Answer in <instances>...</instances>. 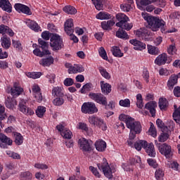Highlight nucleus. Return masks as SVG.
<instances>
[{
	"label": "nucleus",
	"instance_id": "f257e3e1",
	"mask_svg": "<svg viewBox=\"0 0 180 180\" xmlns=\"http://www.w3.org/2000/svg\"><path fill=\"white\" fill-rule=\"evenodd\" d=\"M144 19L153 32H158L160 29L162 32H165V21L164 20L153 16H146L144 17Z\"/></svg>",
	"mask_w": 180,
	"mask_h": 180
},
{
	"label": "nucleus",
	"instance_id": "f03ea898",
	"mask_svg": "<svg viewBox=\"0 0 180 180\" xmlns=\"http://www.w3.org/2000/svg\"><path fill=\"white\" fill-rule=\"evenodd\" d=\"M116 19L118 20V22L116 23L117 27H121V29H124V30H130L133 27V24L128 23L129 18L126 14L122 13H118L116 15Z\"/></svg>",
	"mask_w": 180,
	"mask_h": 180
},
{
	"label": "nucleus",
	"instance_id": "7ed1b4c3",
	"mask_svg": "<svg viewBox=\"0 0 180 180\" xmlns=\"http://www.w3.org/2000/svg\"><path fill=\"white\" fill-rule=\"evenodd\" d=\"M50 41V46L53 51H58L64 47L63 39L58 34H52Z\"/></svg>",
	"mask_w": 180,
	"mask_h": 180
},
{
	"label": "nucleus",
	"instance_id": "20e7f679",
	"mask_svg": "<svg viewBox=\"0 0 180 180\" xmlns=\"http://www.w3.org/2000/svg\"><path fill=\"white\" fill-rule=\"evenodd\" d=\"M155 144L158 147L160 154L165 155L167 158H171L173 155L172 148L167 143H160L158 141H155Z\"/></svg>",
	"mask_w": 180,
	"mask_h": 180
},
{
	"label": "nucleus",
	"instance_id": "39448f33",
	"mask_svg": "<svg viewBox=\"0 0 180 180\" xmlns=\"http://www.w3.org/2000/svg\"><path fill=\"white\" fill-rule=\"evenodd\" d=\"M97 167L100 171H103L106 178H108V179H112V178H113L112 169H110V166H109V163L108 162L106 158L103 159L102 163L97 164Z\"/></svg>",
	"mask_w": 180,
	"mask_h": 180
},
{
	"label": "nucleus",
	"instance_id": "423d86ee",
	"mask_svg": "<svg viewBox=\"0 0 180 180\" xmlns=\"http://www.w3.org/2000/svg\"><path fill=\"white\" fill-rule=\"evenodd\" d=\"M81 111L85 115H94V113H98V108L94 103L86 102L82 104Z\"/></svg>",
	"mask_w": 180,
	"mask_h": 180
},
{
	"label": "nucleus",
	"instance_id": "0eeeda50",
	"mask_svg": "<svg viewBox=\"0 0 180 180\" xmlns=\"http://www.w3.org/2000/svg\"><path fill=\"white\" fill-rule=\"evenodd\" d=\"M89 98L99 103V105H103V106H108V98L103 94L101 93H93L90 92L89 94Z\"/></svg>",
	"mask_w": 180,
	"mask_h": 180
},
{
	"label": "nucleus",
	"instance_id": "6e6552de",
	"mask_svg": "<svg viewBox=\"0 0 180 180\" xmlns=\"http://www.w3.org/2000/svg\"><path fill=\"white\" fill-rule=\"evenodd\" d=\"M78 143L80 150H82L84 154H85V153H91V151H92V146H94V142L91 140L82 138L79 139Z\"/></svg>",
	"mask_w": 180,
	"mask_h": 180
},
{
	"label": "nucleus",
	"instance_id": "1a4fd4ad",
	"mask_svg": "<svg viewBox=\"0 0 180 180\" xmlns=\"http://www.w3.org/2000/svg\"><path fill=\"white\" fill-rule=\"evenodd\" d=\"M27 100L23 98L21 99L18 104V110L27 116H32V115H34V111L32 108L27 107Z\"/></svg>",
	"mask_w": 180,
	"mask_h": 180
},
{
	"label": "nucleus",
	"instance_id": "9d476101",
	"mask_svg": "<svg viewBox=\"0 0 180 180\" xmlns=\"http://www.w3.org/2000/svg\"><path fill=\"white\" fill-rule=\"evenodd\" d=\"M172 62V57H168V56L165 53L159 55L155 60V64L159 66L165 65V64H171Z\"/></svg>",
	"mask_w": 180,
	"mask_h": 180
},
{
	"label": "nucleus",
	"instance_id": "9b49d317",
	"mask_svg": "<svg viewBox=\"0 0 180 180\" xmlns=\"http://www.w3.org/2000/svg\"><path fill=\"white\" fill-rule=\"evenodd\" d=\"M136 36L145 41L151 40V32L146 28H141L135 32Z\"/></svg>",
	"mask_w": 180,
	"mask_h": 180
},
{
	"label": "nucleus",
	"instance_id": "f8f14e48",
	"mask_svg": "<svg viewBox=\"0 0 180 180\" xmlns=\"http://www.w3.org/2000/svg\"><path fill=\"white\" fill-rule=\"evenodd\" d=\"M127 129H129L130 131L134 133H141V123L139 121H136L134 118H132V120L129 121L127 123Z\"/></svg>",
	"mask_w": 180,
	"mask_h": 180
},
{
	"label": "nucleus",
	"instance_id": "ddd939ff",
	"mask_svg": "<svg viewBox=\"0 0 180 180\" xmlns=\"http://www.w3.org/2000/svg\"><path fill=\"white\" fill-rule=\"evenodd\" d=\"M32 96H34L35 101L39 103H41L43 101V94L41 93V89L37 84H34L32 86Z\"/></svg>",
	"mask_w": 180,
	"mask_h": 180
},
{
	"label": "nucleus",
	"instance_id": "4468645a",
	"mask_svg": "<svg viewBox=\"0 0 180 180\" xmlns=\"http://www.w3.org/2000/svg\"><path fill=\"white\" fill-rule=\"evenodd\" d=\"M14 8L18 13H24V15H32V11L29 6L22 4L20 3H17L15 4Z\"/></svg>",
	"mask_w": 180,
	"mask_h": 180
},
{
	"label": "nucleus",
	"instance_id": "2eb2a0df",
	"mask_svg": "<svg viewBox=\"0 0 180 180\" xmlns=\"http://www.w3.org/2000/svg\"><path fill=\"white\" fill-rule=\"evenodd\" d=\"M23 93V88L20 86L19 82H14L13 86L11 89V95L13 96V98H17L19 95H22Z\"/></svg>",
	"mask_w": 180,
	"mask_h": 180
},
{
	"label": "nucleus",
	"instance_id": "dca6fc26",
	"mask_svg": "<svg viewBox=\"0 0 180 180\" xmlns=\"http://www.w3.org/2000/svg\"><path fill=\"white\" fill-rule=\"evenodd\" d=\"M65 32L68 35L72 34L74 33V21L72 19H68L65 22L64 24Z\"/></svg>",
	"mask_w": 180,
	"mask_h": 180
},
{
	"label": "nucleus",
	"instance_id": "f3484780",
	"mask_svg": "<svg viewBox=\"0 0 180 180\" xmlns=\"http://www.w3.org/2000/svg\"><path fill=\"white\" fill-rule=\"evenodd\" d=\"M155 108H157V102L155 101H149L145 105V109L149 110L152 117H155Z\"/></svg>",
	"mask_w": 180,
	"mask_h": 180
},
{
	"label": "nucleus",
	"instance_id": "a211bd4d",
	"mask_svg": "<svg viewBox=\"0 0 180 180\" xmlns=\"http://www.w3.org/2000/svg\"><path fill=\"white\" fill-rule=\"evenodd\" d=\"M178 84V75H172L168 81H167V88L170 91H172L174 89V87L175 85Z\"/></svg>",
	"mask_w": 180,
	"mask_h": 180
},
{
	"label": "nucleus",
	"instance_id": "6ab92c4d",
	"mask_svg": "<svg viewBox=\"0 0 180 180\" xmlns=\"http://www.w3.org/2000/svg\"><path fill=\"white\" fill-rule=\"evenodd\" d=\"M0 8L8 13L12 12V4L9 2V0H0Z\"/></svg>",
	"mask_w": 180,
	"mask_h": 180
},
{
	"label": "nucleus",
	"instance_id": "aec40b11",
	"mask_svg": "<svg viewBox=\"0 0 180 180\" xmlns=\"http://www.w3.org/2000/svg\"><path fill=\"white\" fill-rule=\"evenodd\" d=\"M100 85L101 88V92L104 95H109L112 92V85L108 83H105L104 81L100 82Z\"/></svg>",
	"mask_w": 180,
	"mask_h": 180
},
{
	"label": "nucleus",
	"instance_id": "412c9836",
	"mask_svg": "<svg viewBox=\"0 0 180 180\" xmlns=\"http://www.w3.org/2000/svg\"><path fill=\"white\" fill-rule=\"evenodd\" d=\"M84 71L85 68L80 64H75L72 68L68 70V74H78Z\"/></svg>",
	"mask_w": 180,
	"mask_h": 180
},
{
	"label": "nucleus",
	"instance_id": "4be33fe9",
	"mask_svg": "<svg viewBox=\"0 0 180 180\" xmlns=\"http://www.w3.org/2000/svg\"><path fill=\"white\" fill-rule=\"evenodd\" d=\"M0 34H8V36H10V37H13V36H15V32L13 30L5 25H0Z\"/></svg>",
	"mask_w": 180,
	"mask_h": 180
},
{
	"label": "nucleus",
	"instance_id": "5701e85b",
	"mask_svg": "<svg viewBox=\"0 0 180 180\" xmlns=\"http://www.w3.org/2000/svg\"><path fill=\"white\" fill-rule=\"evenodd\" d=\"M129 43L134 46V50H146V44L137 40V39H131Z\"/></svg>",
	"mask_w": 180,
	"mask_h": 180
},
{
	"label": "nucleus",
	"instance_id": "b1692460",
	"mask_svg": "<svg viewBox=\"0 0 180 180\" xmlns=\"http://www.w3.org/2000/svg\"><path fill=\"white\" fill-rule=\"evenodd\" d=\"M143 148L149 157H155V148L153 143L148 144V143L146 142V146Z\"/></svg>",
	"mask_w": 180,
	"mask_h": 180
},
{
	"label": "nucleus",
	"instance_id": "393cba45",
	"mask_svg": "<svg viewBox=\"0 0 180 180\" xmlns=\"http://www.w3.org/2000/svg\"><path fill=\"white\" fill-rule=\"evenodd\" d=\"M5 105L8 109H15L18 105V101H16V98L15 97H7L5 101Z\"/></svg>",
	"mask_w": 180,
	"mask_h": 180
},
{
	"label": "nucleus",
	"instance_id": "a878e982",
	"mask_svg": "<svg viewBox=\"0 0 180 180\" xmlns=\"http://www.w3.org/2000/svg\"><path fill=\"white\" fill-rule=\"evenodd\" d=\"M39 64L42 67H50L51 64H54V58H53V56L43 58L41 59V61H39Z\"/></svg>",
	"mask_w": 180,
	"mask_h": 180
},
{
	"label": "nucleus",
	"instance_id": "bb28decb",
	"mask_svg": "<svg viewBox=\"0 0 180 180\" xmlns=\"http://www.w3.org/2000/svg\"><path fill=\"white\" fill-rule=\"evenodd\" d=\"M27 26L33 30L34 32H41V27L39 26V24L34 20H28L27 22Z\"/></svg>",
	"mask_w": 180,
	"mask_h": 180
},
{
	"label": "nucleus",
	"instance_id": "cd10ccee",
	"mask_svg": "<svg viewBox=\"0 0 180 180\" xmlns=\"http://www.w3.org/2000/svg\"><path fill=\"white\" fill-rule=\"evenodd\" d=\"M38 43H39V49H41V50H43V51L45 52V54H46V55L51 54L50 51H49V43L48 42H46V41L39 38L38 39Z\"/></svg>",
	"mask_w": 180,
	"mask_h": 180
},
{
	"label": "nucleus",
	"instance_id": "c85d7f7f",
	"mask_svg": "<svg viewBox=\"0 0 180 180\" xmlns=\"http://www.w3.org/2000/svg\"><path fill=\"white\" fill-rule=\"evenodd\" d=\"M52 96H54V98H56V97L64 98V91L63 87L61 86L53 87L52 89Z\"/></svg>",
	"mask_w": 180,
	"mask_h": 180
},
{
	"label": "nucleus",
	"instance_id": "c756f323",
	"mask_svg": "<svg viewBox=\"0 0 180 180\" xmlns=\"http://www.w3.org/2000/svg\"><path fill=\"white\" fill-rule=\"evenodd\" d=\"M102 118L96 115H91L88 118L89 123L92 124V126H96L97 127L100 123H102Z\"/></svg>",
	"mask_w": 180,
	"mask_h": 180
},
{
	"label": "nucleus",
	"instance_id": "7c9ffc66",
	"mask_svg": "<svg viewBox=\"0 0 180 180\" xmlns=\"http://www.w3.org/2000/svg\"><path fill=\"white\" fill-rule=\"evenodd\" d=\"M96 18L100 20H108L112 19V15L105 11H101L96 15Z\"/></svg>",
	"mask_w": 180,
	"mask_h": 180
},
{
	"label": "nucleus",
	"instance_id": "2f4dec72",
	"mask_svg": "<svg viewBox=\"0 0 180 180\" xmlns=\"http://www.w3.org/2000/svg\"><path fill=\"white\" fill-rule=\"evenodd\" d=\"M95 147L97 151L103 152L106 150V142L103 140H98L95 143Z\"/></svg>",
	"mask_w": 180,
	"mask_h": 180
},
{
	"label": "nucleus",
	"instance_id": "473e14b6",
	"mask_svg": "<svg viewBox=\"0 0 180 180\" xmlns=\"http://www.w3.org/2000/svg\"><path fill=\"white\" fill-rule=\"evenodd\" d=\"M114 25L115 21H113V20L103 21L101 23V26L103 30H110V29H112V27Z\"/></svg>",
	"mask_w": 180,
	"mask_h": 180
},
{
	"label": "nucleus",
	"instance_id": "72a5a7b5",
	"mask_svg": "<svg viewBox=\"0 0 180 180\" xmlns=\"http://www.w3.org/2000/svg\"><path fill=\"white\" fill-rule=\"evenodd\" d=\"M146 146H147V141L140 140V141H136L134 143L133 148L136 149L137 151H141V148H144Z\"/></svg>",
	"mask_w": 180,
	"mask_h": 180
},
{
	"label": "nucleus",
	"instance_id": "f704fd0d",
	"mask_svg": "<svg viewBox=\"0 0 180 180\" xmlns=\"http://www.w3.org/2000/svg\"><path fill=\"white\" fill-rule=\"evenodd\" d=\"M111 52L114 57H117L118 58H122L123 57L124 53H122V50L119 46H112L111 49Z\"/></svg>",
	"mask_w": 180,
	"mask_h": 180
},
{
	"label": "nucleus",
	"instance_id": "c9c22d12",
	"mask_svg": "<svg viewBox=\"0 0 180 180\" xmlns=\"http://www.w3.org/2000/svg\"><path fill=\"white\" fill-rule=\"evenodd\" d=\"M159 108L160 110H167L168 109V100L165 98H160L159 99Z\"/></svg>",
	"mask_w": 180,
	"mask_h": 180
},
{
	"label": "nucleus",
	"instance_id": "e433bc0d",
	"mask_svg": "<svg viewBox=\"0 0 180 180\" xmlns=\"http://www.w3.org/2000/svg\"><path fill=\"white\" fill-rule=\"evenodd\" d=\"M116 37L119 39H124L125 40H127V39H129V35L127 34V32H126V31H124L122 27H120L116 32Z\"/></svg>",
	"mask_w": 180,
	"mask_h": 180
},
{
	"label": "nucleus",
	"instance_id": "4c0bfd02",
	"mask_svg": "<svg viewBox=\"0 0 180 180\" xmlns=\"http://www.w3.org/2000/svg\"><path fill=\"white\" fill-rule=\"evenodd\" d=\"M162 133L158 137V141L160 143H165L168 139H169V129L167 131H162Z\"/></svg>",
	"mask_w": 180,
	"mask_h": 180
},
{
	"label": "nucleus",
	"instance_id": "58836bf2",
	"mask_svg": "<svg viewBox=\"0 0 180 180\" xmlns=\"http://www.w3.org/2000/svg\"><path fill=\"white\" fill-rule=\"evenodd\" d=\"M1 46L6 50H8L9 47H11V38L6 37V36H4L1 38Z\"/></svg>",
	"mask_w": 180,
	"mask_h": 180
},
{
	"label": "nucleus",
	"instance_id": "ea45409f",
	"mask_svg": "<svg viewBox=\"0 0 180 180\" xmlns=\"http://www.w3.org/2000/svg\"><path fill=\"white\" fill-rule=\"evenodd\" d=\"M0 141L6 144V146H12V143H13V141L11 138L4 134H0Z\"/></svg>",
	"mask_w": 180,
	"mask_h": 180
},
{
	"label": "nucleus",
	"instance_id": "a19ab883",
	"mask_svg": "<svg viewBox=\"0 0 180 180\" xmlns=\"http://www.w3.org/2000/svg\"><path fill=\"white\" fill-rule=\"evenodd\" d=\"M14 137H15L14 142L16 144V146H22V144H23V140H25V139L23 138V136L20 134V133H18V132L14 133Z\"/></svg>",
	"mask_w": 180,
	"mask_h": 180
},
{
	"label": "nucleus",
	"instance_id": "79ce46f5",
	"mask_svg": "<svg viewBox=\"0 0 180 180\" xmlns=\"http://www.w3.org/2000/svg\"><path fill=\"white\" fill-rule=\"evenodd\" d=\"M20 178L21 180H32L33 174L29 171L22 172L20 174Z\"/></svg>",
	"mask_w": 180,
	"mask_h": 180
},
{
	"label": "nucleus",
	"instance_id": "37998d69",
	"mask_svg": "<svg viewBox=\"0 0 180 180\" xmlns=\"http://www.w3.org/2000/svg\"><path fill=\"white\" fill-rule=\"evenodd\" d=\"M63 10L65 12V13H68V15H75L77 13V9L75 7L72 6H66Z\"/></svg>",
	"mask_w": 180,
	"mask_h": 180
},
{
	"label": "nucleus",
	"instance_id": "c03bdc74",
	"mask_svg": "<svg viewBox=\"0 0 180 180\" xmlns=\"http://www.w3.org/2000/svg\"><path fill=\"white\" fill-rule=\"evenodd\" d=\"M164 170L161 168H158L155 170V178L157 180H164Z\"/></svg>",
	"mask_w": 180,
	"mask_h": 180
},
{
	"label": "nucleus",
	"instance_id": "a18cd8bd",
	"mask_svg": "<svg viewBox=\"0 0 180 180\" xmlns=\"http://www.w3.org/2000/svg\"><path fill=\"white\" fill-rule=\"evenodd\" d=\"M60 134L65 140H71V139H72V132H71L70 129H67V128L65 130H63Z\"/></svg>",
	"mask_w": 180,
	"mask_h": 180
},
{
	"label": "nucleus",
	"instance_id": "49530a36",
	"mask_svg": "<svg viewBox=\"0 0 180 180\" xmlns=\"http://www.w3.org/2000/svg\"><path fill=\"white\" fill-rule=\"evenodd\" d=\"M147 47L148 53H149V54H151L152 56H158V48L149 44H148Z\"/></svg>",
	"mask_w": 180,
	"mask_h": 180
},
{
	"label": "nucleus",
	"instance_id": "de8ad7c7",
	"mask_svg": "<svg viewBox=\"0 0 180 180\" xmlns=\"http://www.w3.org/2000/svg\"><path fill=\"white\" fill-rule=\"evenodd\" d=\"M33 47H35L36 49H34V51H33V54L34 55V56H37V57H43L44 56H47L46 54V52H44L43 51H40V49H39V48H37L38 47V46H37V44H33Z\"/></svg>",
	"mask_w": 180,
	"mask_h": 180
},
{
	"label": "nucleus",
	"instance_id": "09e8293b",
	"mask_svg": "<svg viewBox=\"0 0 180 180\" xmlns=\"http://www.w3.org/2000/svg\"><path fill=\"white\" fill-rule=\"evenodd\" d=\"M136 106L139 109H143L144 107V103L143 102V96L141 94H138L136 95Z\"/></svg>",
	"mask_w": 180,
	"mask_h": 180
},
{
	"label": "nucleus",
	"instance_id": "8fccbe9b",
	"mask_svg": "<svg viewBox=\"0 0 180 180\" xmlns=\"http://www.w3.org/2000/svg\"><path fill=\"white\" fill-rule=\"evenodd\" d=\"M12 44L14 49H16L18 51H22L23 50V46H22V42L20 40L12 39Z\"/></svg>",
	"mask_w": 180,
	"mask_h": 180
},
{
	"label": "nucleus",
	"instance_id": "3c124183",
	"mask_svg": "<svg viewBox=\"0 0 180 180\" xmlns=\"http://www.w3.org/2000/svg\"><path fill=\"white\" fill-rule=\"evenodd\" d=\"M98 71L100 74L103 77V78H105V79H110V74L106 71V69L103 67H99Z\"/></svg>",
	"mask_w": 180,
	"mask_h": 180
},
{
	"label": "nucleus",
	"instance_id": "603ef678",
	"mask_svg": "<svg viewBox=\"0 0 180 180\" xmlns=\"http://www.w3.org/2000/svg\"><path fill=\"white\" fill-rule=\"evenodd\" d=\"M96 9L97 11H102L103 9V0H91Z\"/></svg>",
	"mask_w": 180,
	"mask_h": 180
},
{
	"label": "nucleus",
	"instance_id": "864d4df0",
	"mask_svg": "<svg viewBox=\"0 0 180 180\" xmlns=\"http://www.w3.org/2000/svg\"><path fill=\"white\" fill-rule=\"evenodd\" d=\"M44 113H46V107L44 106H38L36 110V115L38 117H43L44 116Z\"/></svg>",
	"mask_w": 180,
	"mask_h": 180
},
{
	"label": "nucleus",
	"instance_id": "5fc2aeb1",
	"mask_svg": "<svg viewBox=\"0 0 180 180\" xmlns=\"http://www.w3.org/2000/svg\"><path fill=\"white\" fill-rule=\"evenodd\" d=\"M133 119V117L129 116V115H126L125 114H121L119 116V120L121 121V122H125V124L126 126H127V122L131 121Z\"/></svg>",
	"mask_w": 180,
	"mask_h": 180
},
{
	"label": "nucleus",
	"instance_id": "6e6d98bb",
	"mask_svg": "<svg viewBox=\"0 0 180 180\" xmlns=\"http://www.w3.org/2000/svg\"><path fill=\"white\" fill-rule=\"evenodd\" d=\"M53 104L55 106H62V105H64V97H56L53 100Z\"/></svg>",
	"mask_w": 180,
	"mask_h": 180
},
{
	"label": "nucleus",
	"instance_id": "4d7b16f0",
	"mask_svg": "<svg viewBox=\"0 0 180 180\" xmlns=\"http://www.w3.org/2000/svg\"><path fill=\"white\" fill-rule=\"evenodd\" d=\"M152 4L155 5V6H158L159 8H165L167 1H165V0H152Z\"/></svg>",
	"mask_w": 180,
	"mask_h": 180
},
{
	"label": "nucleus",
	"instance_id": "13d9d810",
	"mask_svg": "<svg viewBox=\"0 0 180 180\" xmlns=\"http://www.w3.org/2000/svg\"><path fill=\"white\" fill-rule=\"evenodd\" d=\"M98 54L103 60H105V61H108V53H106V51L105 50V48L103 47H100L98 49Z\"/></svg>",
	"mask_w": 180,
	"mask_h": 180
},
{
	"label": "nucleus",
	"instance_id": "bf43d9fd",
	"mask_svg": "<svg viewBox=\"0 0 180 180\" xmlns=\"http://www.w3.org/2000/svg\"><path fill=\"white\" fill-rule=\"evenodd\" d=\"M156 124L158 127H160V129H162V131H168V129H169L168 127L164 125V122H162V120L160 119H158L156 120Z\"/></svg>",
	"mask_w": 180,
	"mask_h": 180
},
{
	"label": "nucleus",
	"instance_id": "052dcab7",
	"mask_svg": "<svg viewBox=\"0 0 180 180\" xmlns=\"http://www.w3.org/2000/svg\"><path fill=\"white\" fill-rule=\"evenodd\" d=\"M27 76L29 78H32L33 79H37V78H40L41 77V72H28Z\"/></svg>",
	"mask_w": 180,
	"mask_h": 180
},
{
	"label": "nucleus",
	"instance_id": "680f3d73",
	"mask_svg": "<svg viewBox=\"0 0 180 180\" xmlns=\"http://www.w3.org/2000/svg\"><path fill=\"white\" fill-rule=\"evenodd\" d=\"M119 105L122 108H130V99L125 98L124 100H120L119 102Z\"/></svg>",
	"mask_w": 180,
	"mask_h": 180
},
{
	"label": "nucleus",
	"instance_id": "e2e57ef3",
	"mask_svg": "<svg viewBox=\"0 0 180 180\" xmlns=\"http://www.w3.org/2000/svg\"><path fill=\"white\" fill-rule=\"evenodd\" d=\"M141 162V158L140 156H135L134 158L129 159V163L131 165H135V164H140Z\"/></svg>",
	"mask_w": 180,
	"mask_h": 180
},
{
	"label": "nucleus",
	"instance_id": "0e129e2a",
	"mask_svg": "<svg viewBox=\"0 0 180 180\" xmlns=\"http://www.w3.org/2000/svg\"><path fill=\"white\" fill-rule=\"evenodd\" d=\"M77 126L79 130H82V131H85V133H88V131H89V128H88V125L84 122H79Z\"/></svg>",
	"mask_w": 180,
	"mask_h": 180
},
{
	"label": "nucleus",
	"instance_id": "69168bd1",
	"mask_svg": "<svg viewBox=\"0 0 180 180\" xmlns=\"http://www.w3.org/2000/svg\"><path fill=\"white\" fill-rule=\"evenodd\" d=\"M5 117H6V114H5V107L0 104V124Z\"/></svg>",
	"mask_w": 180,
	"mask_h": 180
},
{
	"label": "nucleus",
	"instance_id": "338daca9",
	"mask_svg": "<svg viewBox=\"0 0 180 180\" xmlns=\"http://www.w3.org/2000/svg\"><path fill=\"white\" fill-rule=\"evenodd\" d=\"M51 36H53V33H50L49 31H44L41 33V37L44 40H50V39H51Z\"/></svg>",
	"mask_w": 180,
	"mask_h": 180
},
{
	"label": "nucleus",
	"instance_id": "774afa93",
	"mask_svg": "<svg viewBox=\"0 0 180 180\" xmlns=\"http://www.w3.org/2000/svg\"><path fill=\"white\" fill-rule=\"evenodd\" d=\"M149 133L152 137H155L157 136V129H155V127L154 126V124H150V127L149 129Z\"/></svg>",
	"mask_w": 180,
	"mask_h": 180
}]
</instances>
